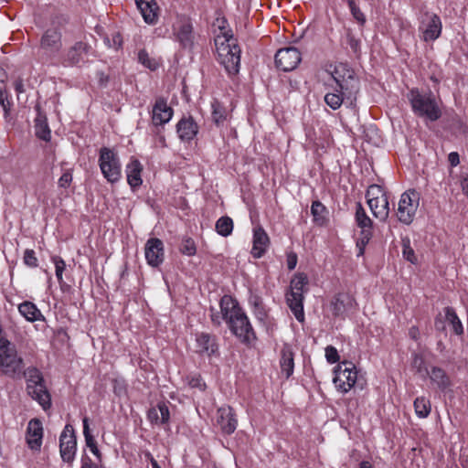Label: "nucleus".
Wrapping results in <instances>:
<instances>
[{"mask_svg":"<svg viewBox=\"0 0 468 468\" xmlns=\"http://www.w3.org/2000/svg\"><path fill=\"white\" fill-rule=\"evenodd\" d=\"M77 440L73 427L67 424L59 437V452L63 462L71 463L76 456Z\"/></svg>","mask_w":468,"mask_h":468,"instance_id":"nucleus-11","label":"nucleus"},{"mask_svg":"<svg viewBox=\"0 0 468 468\" xmlns=\"http://www.w3.org/2000/svg\"><path fill=\"white\" fill-rule=\"evenodd\" d=\"M218 27L220 34L215 37L218 60L229 76H234L239 71L241 51L231 31L226 30L224 26Z\"/></svg>","mask_w":468,"mask_h":468,"instance_id":"nucleus-3","label":"nucleus"},{"mask_svg":"<svg viewBox=\"0 0 468 468\" xmlns=\"http://www.w3.org/2000/svg\"><path fill=\"white\" fill-rule=\"evenodd\" d=\"M357 371L352 362H342L335 369L333 382L336 389L342 393L348 392L356 384Z\"/></svg>","mask_w":468,"mask_h":468,"instance_id":"nucleus-9","label":"nucleus"},{"mask_svg":"<svg viewBox=\"0 0 468 468\" xmlns=\"http://www.w3.org/2000/svg\"><path fill=\"white\" fill-rule=\"evenodd\" d=\"M83 423V435L85 439V443L87 447L90 450V452L97 457L99 461H101V454L98 449L97 442L95 438L91 435L89 426V419L85 417L82 420Z\"/></svg>","mask_w":468,"mask_h":468,"instance_id":"nucleus-32","label":"nucleus"},{"mask_svg":"<svg viewBox=\"0 0 468 468\" xmlns=\"http://www.w3.org/2000/svg\"><path fill=\"white\" fill-rule=\"evenodd\" d=\"M415 413L419 418H426L431 412V403L424 397L417 398L414 401Z\"/></svg>","mask_w":468,"mask_h":468,"instance_id":"nucleus-38","label":"nucleus"},{"mask_svg":"<svg viewBox=\"0 0 468 468\" xmlns=\"http://www.w3.org/2000/svg\"><path fill=\"white\" fill-rule=\"evenodd\" d=\"M24 262L29 267L37 266V259L33 250H26L24 252Z\"/></svg>","mask_w":468,"mask_h":468,"instance_id":"nucleus-47","label":"nucleus"},{"mask_svg":"<svg viewBox=\"0 0 468 468\" xmlns=\"http://www.w3.org/2000/svg\"><path fill=\"white\" fill-rule=\"evenodd\" d=\"M220 312L211 309V321L219 325L227 323L233 335L244 343H250L256 339L255 332L250 320L236 299L230 295H224L219 302Z\"/></svg>","mask_w":468,"mask_h":468,"instance_id":"nucleus-2","label":"nucleus"},{"mask_svg":"<svg viewBox=\"0 0 468 468\" xmlns=\"http://www.w3.org/2000/svg\"><path fill=\"white\" fill-rule=\"evenodd\" d=\"M216 230L222 237L229 236L233 231V220L228 216L219 218L216 222Z\"/></svg>","mask_w":468,"mask_h":468,"instance_id":"nucleus-36","label":"nucleus"},{"mask_svg":"<svg viewBox=\"0 0 468 468\" xmlns=\"http://www.w3.org/2000/svg\"><path fill=\"white\" fill-rule=\"evenodd\" d=\"M462 190L468 197V176H464L461 181Z\"/></svg>","mask_w":468,"mask_h":468,"instance_id":"nucleus-58","label":"nucleus"},{"mask_svg":"<svg viewBox=\"0 0 468 468\" xmlns=\"http://www.w3.org/2000/svg\"><path fill=\"white\" fill-rule=\"evenodd\" d=\"M373 216L380 221H386L389 215L388 198L380 197L374 201L367 202Z\"/></svg>","mask_w":468,"mask_h":468,"instance_id":"nucleus-28","label":"nucleus"},{"mask_svg":"<svg viewBox=\"0 0 468 468\" xmlns=\"http://www.w3.org/2000/svg\"><path fill=\"white\" fill-rule=\"evenodd\" d=\"M408 97L412 111L417 116L431 122H435L441 118V111L431 92L421 93L418 90H411Z\"/></svg>","mask_w":468,"mask_h":468,"instance_id":"nucleus-6","label":"nucleus"},{"mask_svg":"<svg viewBox=\"0 0 468 468\" xmlns=\"http://www.w3.org/2000/svg\"><path fill=\"white\" fill-rule=\"evenodd\" d=\"M142 171V164L137 159L132 157L126 165L125 172L127 176V183L133 190L139 187L143 183L141 177Z\"/></svg>","mask_w":468,"mask_h":468,"instance_id":"nucleus-22","label":"nucleus"},{"mask_svg":"<svg viewBox=\"0 0 468 468\" xmlns=\"http://www.w3.org/2000/svg\"><path fill=\"white\" fill-rule=\"evenodd\" d=\"M427 22L422 21L420 31L422 33V39L426 42L437 39L441 33V18L435 14H426Z\"/></svg>","mask_w":468,"mask_h":468,"instance_id":"nucleus-17","label":"nucleus"},{"mask_svg":"<svg viewBox=\"0 0 468 468\" xmlns=\"http://www.w3.org/2000/svg\"><path fill=\"white\" fill-rule=\"evenodd\" d=\"M419 201V194L415 190H409L401 195L397 210V218L401 223L409 225L412 222Z\"/></svg>","mask_w":468,"mask_h":468,"instance_id":"nucleus-10","label":"nucleus"},{"mask_svg":"<svg viewBox=\"0 0 468 468\" xmlns=\"http://www.w3.org/2000/svg\"><path fill=\"white\" fill-rule=\"evenodd\" d=\"M135 3L144 21L148 24L155 23L158 7L154 0H135Z\"/></svg>","mask_w":468,"mask_h":468,"instance_id":"nucleus-25","label":"nucleus"},{"mask_svg":"<svg viewBox=\"0 0 468 468\" xmlns=\"http://www.w3.org/2000/svg\"><path fill=\"white\" fill-rule=\"evenodd\" d=\"M422 358L419 356H415L413 359V366L418 367V370L420 371V366L422 364Z\"/></svg>","mask_w":468,"mask_h":468,"instance_id":"nucleus-59","label":"nucleus"},{"mask_svg":"<svg viewBox=\"0 0 468 468\" xmlns=\"http://www.w3.org/2000/svg\"><path fill=\"white\" fill-rule=\"evenodd\" d=\"M311 213L317 225L324 226L326 221V207L320 201H314L311 207Z\"/></svg>","mask_w":468,"mask_h":468,"instance_id":"nucleus-35","label":"nucleus"},{"mask_svg":"<svg viewBox=\"0 0 468 468\" xmlns=\"http://www.w3.org/2000/svg\"><path fill=\"white\" fill-rule=\"evenodd\" d=\"M194 351L199 356L207 357L218 356V345L216 336L207 333L196 334Z\"/></svg>","mask_w":468,"mask_h":468,"instance_id":"nucleus-14","label":"nucleus"},{"mask_svg":"<svg viewBox=\"0 0 468 468\" xmlns=\"http://www.w3.org/2000/svg\"><path fill=\"white\" fill-rule=\"evenodd\" d=\"M444 312L446 320L452 324L453 332L458 335H462L463 333V324L455 311L452 307H446Z\"/></svg>","mask_w":468,"mask_h":468,"instance_id":"nucleus-37","label":"nucleus"},{"mask_svg":"<svg viewBox=\"0 0 468 468\" xmlns=\"http://www.w3.org/2000/svg\"><path fill=\"white\" fill-rule=\"evenodd\" d=\"M152 468H161V466L158 464L157 461L155 459H152Z\"/></svg>","mask_w":468,"mask_h":468,"instance_id":"nucleus-64","label":"nucleus"},{"mask_svg":"<svg viewBox=\"0 0 468 468\" xmlns=\"http://www.w3.org/2000/svg\"><path fill=\"white\" fill-rule=\"evenodd\" d=\"M87 51V45L83 42L75 43L66 53L63 63L65 65H76L82 59Z\"/></svg>","mask_w":468,"mask_h":468,"instance_id":"nucleus-30","label":"nucleus"},{"mask_svg":"<svg viewBox=\"0 0 468 468\" xmlns=\"http://www.w3.org/2000/svg\"><path fill=\"white\" fill-rule=\"evenodd\" d=\"M144 256L151 267L160 266L165 259L163 241L157 238L149 239L144 245Z\"/></svg>","mask_w":468,"mask_h":468,"instance_id":"nucleus-15","label":"nucleus"},{"mask_svg":"<svg viewBox=\"0 0 468 468\" xmlns=\"http://www.w3.org/2000/svg\"><path fill=\"white\" fill-rule=\"evenodd\" d=\"M176 132L182 141H191L198 132V126L192 117L182 118L176 124Z\"/></svg>","mask_w":468,"mask_h":468,"instance_id":"nucleus-23","label":"nucleus"},{"mask_svg":"<svg viewBox=\"0 0 468 468\" xmlns=\"http://www.w3.org/2000/svg\"><path fill=\"white\" fill-rule=\"evenodd\" d=\"M280 367L282 374H283L286 378H289L292 375L294 368L293 352L288 345H284L281 350Z\"/></svg>","mask_w":468,"mask_h":468,"instance_id":"nucleus-26","label":"nucleus"},{"mask_svg":"<svg viewBox=\"0 0 468 468\" xmlns=\"http://www.w3.org/2000/svg\"><path fill=\"white\" fill-rule=\"evenodd\" d=\"M448 161L452 166H457L460 164V156L457 152H452L448 155Z\"/></svg>","mask_w":468,"mask_h":468,"instance_id":"nucleus-54","label":"nucleus"},{"mask_svg":"<svg viewBox=\"0 0 468 468\" xmlns=\"http://www.w3.org/2000/svg\"><path fill=\"white\" fill-rule=\"evenodd\" d=\"M301 60L300 51L293 47L280 48L275 55V64L278 69L283 71L294 69Z\"/></svg>","mask_w":468,"mask_h":468,"instance_id":"nucleus-13","label":"nucleus"},{"mask_svg":"<svg viewBox=\"0 0 468 468\" xmlns=\"http://www.w3.org/2000/svg\"><path fill=\"white\" fill-rule=\"evenodd\" d=\"M0 369L12 378H20L25 374L23 358L15 345L5 338H0Z\"/></svg>","mask_w":468,"mask_h":468,"instance_id":"nucleus-5","label":"nucleus"},{"mask_svg":"<svg viewBox=\"0 0 468 468\" xmlns=\"http://www.w3.org/2000/svg\"><path fill=\"white\" fill-rule=\"evenodd\" d=\"M0 105L4 110L5 119H8L11 111V102L7 100L6 92L0 87Z\"/></svg>","mask_w":468,"mask_h":468,"instance_id":"nucleus-45","label":"nucleus"},{"mask_svg":"<svg viewBox=\"0 0 468 468\" xmlns=\"http://www.w3.org/2000/svg\"><path fill=\"white\" fill-rule=\"evenodd\" d=\"M308 277L305 273H295L291 280L290 290L286 293L287 304L299 322L304 320L303 294L308 292Z\"/></svg>","mask_w":468,"mask_h":468,"instance_id":"nucleus-4","label":"nucleus"},{"mask_svg":"<svg viewBox=\"0 0 468 468\" xmlns=\"http://www.w3.org/2000/svg\"><path fill=\"white\" fill-rule=\"evenodd\" d=\"M27 390L28 395L37 400L44 410L50 407V395L46 388L41 373L37 368L27 371Z\"/></svg>","mask_w":468,"mask_h":468,"instance_id":"nucleus-8","label":"nucleus"},{"mask_svg":"<svg viewBox=\"0 0 468 468\" xmlns=\"http://www.w3.org/2000/svg\"><path fill=\"white\" fill-rule=\"evenodd\" d=\"M144 456H145V458L150 462V463H152V459H154V458L153 457V455L151 454V452H146L144 453Z\"/></svg>","mask_w":468,"mask_h":468,"instance_id":"nucleus-63","label":"nucleus"},{"mask_svg":"<svg viewBox=\"0 0 468 468\" xmlns=\"http://www.w3.org/2000/svg\"><path fill=\"white\" fill-rule=\"evenodd\" d=\"M181 251L187 256L194 255L197 251L194 241L191 239H186L182 244Z\"/></svg>","mask_w":468,"mask_h":468,"instance_id":"nucleus-48","label":"nucleus"},{"mask_svg":"<svg viewBox=\"0 0 468 468\" xmlns=\"http://www.w3.org/2000/svg\"><path fill=\"white\" fill-rule=\"evenodd\" d=\"M19 314L28 322L44 321L45 317L37 307V305L31 302L25 301L18 305Z\"/></svg>","mask_w":468,"mask_h":468,"instance_id":"nucleus-29","label":"nucleus"},{"mask_svg":"<svg viewBox=\"0 0 468 468\" xmlns=\"http://www.w3.org/2000/svg\"><path fill=\"white\" fill-rule=\"evenodd\" d=\"M159 405V415H160V424H165L169 421L170 413L168 407L165 403H158Z\"/></svg>","mask_w":468,"mask_h":468,"instance_id":"nucleus-50","label":"nucleus"},{"mask_svg":"<svg viewBox=\"0 0 468 468\" xmlns=\"http://www.w3.org/2000/svg\"><path fill=\"white\" fill-rule=\"evenodd\" d=\"M325 357L330 364L336 363L339 360L338 352L335 347L328 346L325 348Z\"/></svg>","mask_w":468,"mask_h":468,"instance_id":"nucleus-49","label":"nucleus"},{"mask_svg":"<svg viewBox=\"0 0 468 468\" xmlns=\"http://www.w3.org/2000/svg\"><path fill=\"white\" fill-rule=\"evenodd\" d=\"M138 59L141 64L151 70H155L159 67L158 60L151 58L145 50L139 51Z\"/></svg>","mask_w":468,"mask_h":468,"instance_id":"nucleus-39","label":"nucleus"},{"mask_svg":"<svg viewBox=\"0 0 468 468\" xmlns=\"http://www.w3.org/2000/svg\"><path fill=\"white\" fill-rule=\"evenodd\" d=\"M270 244V239L261 227H257L253 230V245L251 254L254 258H261L267 250Z\"/></svg>","mask_w":468,"mask_h":468,"instance_id":"nucleus-21","label":"nucleus"},{"mask_svg":"<svg viewBox=\"0 0 468 468\" xmlns=\"http://www.w3.org/2000/svg\"><path fill=\"white\" fill-rule=\"evenodd\" d=\"M51 260L55 265V273H56L58 282H59V284H62L63 283V272L66 269V262L62 258H60L58 256H53Z\"/></svg>","mask_w":468,"mask_h":468,"instance_id":"nucleus-42","label":"nucleus"},{"mask_svg":"<svg viewBox=\"0 0 468 468\" xmlns=\"http://www.w3.org/2000/svg\"><path fill=\"white\" fill-rule=\"evenodd\" d=\"M409 335L410 336V338L417 340L420 335L418 327H416V326L410 327L409 330Z\"/></svg>","mask_w":468,"mask_h":468,"instance_id":"nucleus-57","label":"nucleus"},{"mask_svg":"<svg viewBox=\"0 0 468 468\" xmlns=\"http://www.w3.org/2000/svg\"><path fill=\"white\" fill-rule=\"evenodd\" d=\"M330 74L331 79L327 82L330 90L324 95L326 105L334 111L343 104L354 107L359 92V80L354 69L346 63H338Z\"/></svg>","mask_w":468,"mask_h":468,"instance_id":"nucleus-1","label":"nucleus"},{"mask_svg":"<svg viewBox=\"0 0 468 468\" xmlns=\"http://www.w3.org/2000/svg\"><path fill=\"white\" fill-rule=\"evenodd\" d=\"M356 221L359 228L362 229L363 242H368L371 236L372 220L367 215L364 207L360 203L356 205Z\"/></svg>","mask_w":468,"mask_h":468,"instance_id":"nucleus-24","label":"nucleus"},{"mask_svg":"<svg viewBox=\"0 0 468 468\" xmlns=\"http://www.w3.org/2000/svg\"><path fill=\"white\" fill-rule=\"evenodd\" d=\"M62 47L61 34L58 30L48 29L40 40V50L46 59H53Z\"/></svg>","mask_w":468,"mask_h":468,"instance_id":"nucleus-12","label":"nucleus"},{"mask_svg":"<svg viewBox=\"0 0 468 468\" xmlns=\"http://www.w3.org/2000/svg\"><path fill=\"white\" fill-rule=\"evenodd\" d=\"M356 308V300L348 292H339L331 301L330 310L335 316H345Z\"/></svg>","mask_w":468,"mask_h":468,"instance_id":"nucleus-16","label":"nucleus"},{"mask_svg":"<svg viewBox=\"0 0 468 468\" xmlns=\"http://www.w3.org/2000/svg\"><path fill=\"white\" fill-rule=\"evenodd\" d=\"M211 119L217 126L222 125L227 119L226 108L216 99L211 101Z\"/></svg>","mask_w":468,"mask_h":468,"instance_id":"nucleus-33","label":"nucleus"},{"mask_svg":"<svg viewBox=\"0 0 468 468\" xmlns=\"http://www.w3.org/2000/svg\"><path fill=\"white\" fill-rule=\"evenodd\" d=\"M174 111L167 105L166 101L157 98L152 111V120L154 125H164L173 117Z\"/></svg>","mask_w":468,"mask_h":468,"instance_id":"nucleus-19","label":"nucleus"},{"mask_svg":"<svg viewBox=\"0 0 468 468\" xmlns=\"http://www.w3.org/2000/svg\"><path fill=\"white\" fill-rule=\"evenodd\" d=\"M176 31V38L184 48H191L193 46V27L188 21H181L175 27Z\"/></svg>","mask_w":468,"mask_h":468,"instance_id":"nucleus-27","label":"nucleus"},{"mask_svg":"<svg viewBox=\"0 0 468 468\" xmlns=\"http://www.w3.org/2000/svg\"><path fill=\"white\" fill-rule=\"evenodd\" d=\"M367 202L377 200L380 197H386L387 193L385 190L378 185H371L367 191Z\"/></svg>","mask_w":468,"mask_h":468,"instance_id":"nucleus-41","label":"nucleus"},{"mask_svg":"<svg viewBox=\"0 0 468 468\" xmlns=\"http://www.w3.org/2000/svg\"><path fill=\"white\" fill-rule=\"evenodd\" d=\"M360 468H373L369 462L364 461L360 463Z\"/></svg>","mask_w":468,"mask_h":468,"instance_id":"nucleus-62","label":"nucleus"},{"mask_svg":"<svg viewBox=\"0 0 468 468\" xmlns=\"http://www.w3.org/2000/svg\"><path fill=\"white\" fill-rule=\"evenodd\" d=\"M35 133L39 139L46 142H48L51 138V133L47 122V118L40 112L35 119Z\"/></svg>","mask_w":468,"mask_h":468,"instance_id":"nucleus-31","label":"nucleus"},{"mask_svg":"<svg viewBox=\"0 0 468 468\" xmlns=\"http://www.w3.org/2000/svg\"><path fill=\"white\" fill-rule=\"evenodd\" d=\"M43 427L37 419H33L28 422L27 428V443L33 451H39L42 445Z\"/></svg>","mask_w":468,"mask_h":468,"instance_id":"nucleus-20","label":"nucleus"},{"mask_svg":"<svg viewBox=\"0 0 468 468\" xmlns=\"http://www.w3.org/2000/svg\"><path fill=\"white\" fill-rule=\"evenodd\" d=\"M113 44H114V48L116 49L121 47L122 39H121V36L119 34H116L113 36Z\"/></svg>","mask_w":468,"mask_h":468,"instance_id":"nucleus-60","label":"nucleus"},{"mask_svg":"<svg viewBox=\"0 0 468 468\" xmlns=\"http://www.w3.org/2000/svg\"><path fill=\"white\" fill-rule=\"evenodd\" d=\"M72 181V175L69 171H66L58 179V186L60 187H68Z\"/></svg>","mask_w":468,"mask_h":468,"instance_id":"nucleus-53","label":"nucleus"},{"mask_svg":"<svg viewBox=\"0 0 468 468\" xmlns=\"http://www.w3.org/2000/svg\"><path fill=\"white\" fill-rule=\"evenodd\" d=\"M430 378L439 388L444 390L451 386V381L445 371L440 367H432Z\"/></svg>","mask_w":468,"mask_h":468,"instance_id":"nucleus-34","label":"nucleus"},{"mask_svg":"<svg viewBox=\"0 0 468 468\" xmlns=\"http://www.w3.org/2000/svg\"><path fill=\"white\" fill-rule=\"evenodd\" d=\"M159 405L155 408H152L148 410L147 418L153 424H160V415H159Z\"/></svg>","mask_w":468,"mask_h":468,"instance_id":"nucleus-51","label":"nucleus"},{"mask_svg":"<svg viewBox=\"0 0 468 468\" xmlns=\"http://www.w3.org/2000/svg\"><path fill=\"white\" fill-rule=\"evenodd\" d=\"M297 264V256L294 253H290L287 257V266L289 270H293Z\"/></svg>","mask_w":468,"mask_h":468,"instance_id":"nucleus-56","label":"nucleus"},{"mask_svg":"<svg viewBox=\"0 0 468 468\" xmlns=\"http://www.w3.org/2000/svg\"><path fill=\"white\" fill-rule=\"evenodd\" d=\"M99 166L103 177L111 184L122 178V164L114 150L102 147L100 150Z\"/></svg>","mask_w":468,"mask_h":468,"instance_id":"nucleus-7","label":"nucleus"},{"mask_svg":"<svg viewBox=\"0 0 468 468\" xmlns=\"http://www.w3.org/2000/svg\"><path fill=\"white\" fill-rule=\"evenodd\" d=\"M80 468H98V465L94 463L90 457L85 456L81 458Z\"/></svg>","mask_w":468,"mask_h":468,"instance_id":"nucleus-55","label":"nucleus"},{"mask_svg":"<svg viewBox=\"0 0 468 468\" xmlns=\"http://www.w3.org/2000/svg\"><path fill=\"white\" fill-rule=\"evenodd\" d=\"M15 89H16V90L17 92H23L24 91V85H23L22 81H20V80L16 81Z\"/></svg>","mask_w":468,"mask_h":468,"instance_id":"nucleus-61","label":"nucleus"},{"mask_svg":"<svg viewBox=\"0 0 468 468\" xmlns=\"http://www.w3.org/2000/svg\"><path fill=\"white\" fill-rule=\"evenodd\" d=\"M402 255L408 261L411 263L417 262V257L413 249L410 247V240L409 239H402Z\"/></svg>","mask_w":468,"mask_h":468,"instance_id":"nucleus-43","label":"nucleus"},{"mask_svg":"<svg viewBox=\"0 0 468 468\" xmlns=\"http://www.w3.org/2000/svg\"><path fill=\"white\" fill-rule=\"evenodd\" d=\"M187 384L192 388H197L200 391H204L206 389V383L203 378L198 374H190L186 377Z\"/></svg>","mask_w":468,"mask_h":468,"instance_id":"nucleus-44","label":"nucleus"},{"mask_svg":"<svg viewBox=\"0 0 468 468\" xmlns=\"http://www.w3.org/2000/svg\"><path fill=\"white\" fill-rule=\"evenodd\" d=\"M347 44L354 53H358L360 49V41L352 34H347Z\"/></svg>","mask_w":468,"mask_h":468,"instance_id":"nucleus-52","label":"nucleus"},{"mask_svg":"<svg viewBox=\"0 0 468 468\" xmlns=\"http://www.w3.org/2000/svg\"><path fill=\"white\" fill-rule=\"evenodd\" d=\"M217 424L222 432L231 434L235 431L238 420L235 418L232 408L229 406L220 407L217 411Z\"/></svg>","mask_w":468,"mask_h":468,"instance_id":"nucleus-18","label":"nucleus"},{"mask_svg":"<svg viewBox=\"0 0 468 468\" xmlns=\"http://www.w3.org/2000/svg\"><path fill=\"white\" fill-rule=\"evenodd\" d=\"M350 11L354 18L360 24L364 25L366 22L365 15L362 13L360 8L355 4L354 1H349L348 3Z\"/></svg>","mask_w":468,"mask_h":468,"instance_id":"nucleus-46","label":"nucleus"},{"mask_svg":"<svg viewBox=\"0 0 468 468\" xmlns=\"http://www.w3.org/2000/svg\"><path fill=\"white\" fill-rule=\"evenodd\" d=\"M249 303L254 308V314L257 318L263 320L265 317V312L263 309L261 298L256 294H251L250 296Z\"/></svg>","mask_w":468,"mask_h":468,"instance_id":"nucleus-40","label":"nucleus"}]
</instances>
